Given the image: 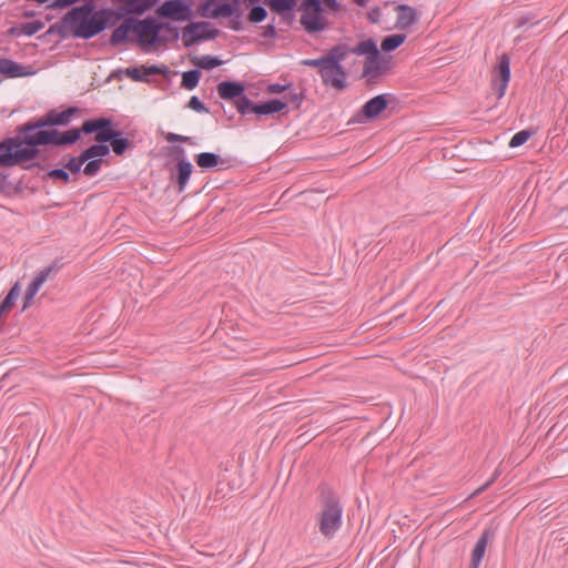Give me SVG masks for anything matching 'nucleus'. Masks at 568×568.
<instances>
[{
    "label": "nucleus",
    "instance_id": "6ab92c4d",
    "mask_svg": "<svg viewBox=\"0 0 568 568\" xmlns=\"http://www.w3.org/2000/svg\"><path fill=\"white\" fill-rule=\"evenodd\" d=\"M0 74L7 79L24 78L34 74L31 65H23L9 58H0Z\"/></svg>",
    "mask_w": 568,
    "mask_h": 568
},
{
    "label": "nucleus",
    "instance_id": "5701e85b",
    "mask_svg": "<svg viewBox=\"0 0 568 568\" xmlns=\"http://www.w3.org/2000/svg\"><path fill=\"white\" fill-rule=\"evenodd\" d=\"M381 60H383V54L381 52L366 58L363 67V77L367 78V84L374 83L373 80L383 74L379 62Z\"/></svg>",
    "mask_w": 568,
    "mask_h": 568
},
{
    "label": "nucleus",
    "instance_id": "20e7f679",
    "mask_svg": "<svg viewBox=\"0 0 568 568\" xmlns=\"http://www.w3.org/2000/svg\"><path fill=\"white\" fill-rule=\"evenodd\" d=\"M68 9L65 22L72 38L90 40L102 33L97 4H74Z\"/></svg>",
    "mask_w": 568,
    "mask_h": 568
},
{
    "label": "nucleus",
    "instance_id": "f257e3e1",
    "mask_svg": "<svg viewBox=\"0 0 568 568\" xmlns=\"http://www.w3.org/2000/svg\"><path fill=\"white\" fill-rule=\"evenodd\" d=\"M82 109L77 105H68L63 110L50 109L41 116H36L19 124L14 132L27 151L32 162H44L49 159L48 153L41 148H68L71 144L63 142L61 135L74 130L73 126L60 131L59 126H68L74 116H79Z\"/></svg>",
    "mask_w": 568,
    "mask_h": 568
},
{
    "label": "nucleus",
    "instance_id": "dca6fc26",
    "mask_svg": "<svg viewBox=\"0 0 568 568\" xmlns=\"http://www.w3.org/2000/svg\"><path fill=\"white\" fill-rule=\"evenodd\" d=\"M287 112V101H283L282 99L275 98L261 102H254L253 100H251V103L248 104V109L246 111V115L253 113L257 116H262L286 114Z\"/></svg>",
    "mask_w": 568,
    "mask_h": 568
},
{
    "label": "nucleus",
    "instance_id": "9d476101",
    "mask_svg": "<svg viewBox=\"0 0 568 568\" xmlns=\"http://www.w3.org/2000/svg\"><path fill=\"white\" fill-rule=\"evenodd\" d=\"M348 53H352L351 48L346 44L339 43L332 47L327 53L324 54L328 65V71L333 77L331 80V87L338 91H344L347 88V72L341 62L346 59Z\"/></svg>",
    "mask_w": 568,
    "mask_h": 568
},
{
    "label": "nucleus",
    "instance_id": "412c9836",
    "mask_svg": "<svg viewBox=\"0 0 568 568\" xmlns=\"http://www.w3.org/2000/svg\"><path fill=\"white\" fill-rule=\"evenodd\" d=\"M300 23L310 34L324 31L328 24L327 19L323 16V12L302 13Z\"/></svg>",
    "mask_w": 568,
    "mask_h": 568
},
{
    "label": "nucleus",
    "instance_id": "423d86ee",
    "mask_svg": "<svg viewBox=\"0 0 568 568\" xmlns=\"http://www.w3.org/2000/svg\"><path fill=\"white\" fill-rule=\"evenodd\" d=\"M197 13L203 18L229 19V28L233 31L244 29L240 0H204L199 3Z\"/></svg>",
    "mask_w": 568,
    "mask_h": 568
},
{
    "label": "nucleus",
    "instance_id": "8fccbe9b",
    "mask_svg": "<svg viewBox=\"0 0 568 568\" xmlns=\"http://www.w3.org/2000/svg\"><path fill=\"white\" fill-rule=\"evenodd\" d=\"M381 16H382V12H381V9L379 7L375 6L374 8H372L367 14H366V18L367 20L371 22V23H378L379 20H381Z\"/></svg>",
    "mask_w": 568,
    "mask_h": 568
},
{
    "label": "nucleus",
    "instance_id": "1a4fd4ad",
    "mask_svg": "<svg viewBox=\"0 0 568 568\" xmlns=\"http://www.w3.org/2000/svg\"><path fill=\"white\" fill-rule=\"evenodd\" d=\"M163 20L151 14L146 16V51L179 40V29Z\"/></svg>",
    "mask_w": 568,
    "mask_h": 568
},
{
    "label": "nucleus",
    "instance_id": "bb28decb",
    "mask_svg": "<svg viewBox=\"0 0 568 568\" xmlns=\"http://www.w3.org/2000/svg\"><path fill=\"white\" fill-rule=\"evenodd\" d=\"M495 537V530L493 528H486L479 536L478 540L476 541L471 556L484 559L487 546L491 539Z\"/></svg>",
    "mask_w": 568,
    "mask_h": 568
},
{
    "label": "nucleus",
    "instance_id": "7c9ffc66",
    "mask_svg": "<svg viewBox=\"0 0 568 568\" xmlns=\"http://www.w3.org/2000/svg\"><path fill=\"white\" fill-rule=\"evenodd\" d=\"M191 62L200 70H213L215 68H219L223 64V61L217 55H203L201 58L194 57L192 58Z\"/></svg>",
    "mask_w": 568,
    "mask_h": 568
},
{
    "label": "nucleus",
    "instance_id": "0eeeda50",
    "mask_svg": "<svg viewBox=\"0 0 568 568\" xmlns=\"http://www.w3.org/2000/svg\"><path fill=\"white\" fill-rule=\"evenodd\" d=\"M146 17L132 16L116 26L110 38L109 44L116 48L129 42L138 43L143 51H146Z\"/></svg>",
    "mask_w": 568,
    "mask_h": 568
},
{
    "label": "nucleus",
    "instance_id": "bf43d9fd",
    "mask_svg": "<svg viewBox=\"0 0 568 568\" xmlns=\"http://www.w3.org/2000/svg\"><path fill=\"white\" fill-rule=\"evenodd\" d=\"M241 3L243 2L246 10L253 8L254 6H261L263 3V0H240Z\"/></svg>",
    "mask_w": 568,
    "mask_h": 568
},
{
    "label": "nucleus",
    "instance_id": "69168bd1",
    "mask_svg": "<svg viewBox=\"0 0 568 568\" xmlns=\"http://www.w3.org/2000/svg\"><path fill=\"white\" fill-rule=\"evenodd\" d=\"M13 189L17 190V194L22 192L21 182L13 184Z\"/></svg>",
    "mask_w": 568,
    "mask_h": 568
},
{
    "label": "nucleus",
    "instance_id": "4c0bfd02",
    "mask_svg": "<svg viewBox=\"0 0 568 568\" xmlns=\"http://www.w3.org/2000/svg\"><path fill=\"white\" fill-rule=\"evenodd\" d=\"M246 20L252 24L263 22L267 18V10L264 6H254L247 10Z\"/></svg>",
    "mask_w": 568,
    "mask_h": 568
},
{
    "label": "nucleus",
    "instance_id": "e433bc0d",
    "mask_svg": "<svg viewBox=\"0 0 568 568\" xmlns=\"http://www.w3.org/2000/svg\"><path fill=\"white\" fill-rule=\"evenodd\" d=\"M43 180H53L59 181L62 184H69L71 182L70 173L62 166V168H55L50 171H48L43 175Z\"/></svg>",
    "mask_w": 568,
    "mask_h": 568
},
{
    "label": "nucleus",
    "instance_id": "aec40b11",
    "mask_svg": "<svg viewBox=\"0 0 568 568\" xmlns=\"http://www.w3.org/2000/svg\"><path fill=\"white\" fill-rule=\"evenodd\" d=\"M195 163L203 170L217 168V170H226L232 166L231 159L221 158L213 152H202L194 156Z\"/></svg>",
    "mask_w": 568,
    "mask_h": 568
},
{
    "label": "nucleus",
    "instance_id": "f3484780",
    "mask_svg": "<svg viewBox=\"0 0 568 568\" xmlns=\"http://www.w3.org/2000/svg\"><path fill=\"white\" fill-rule=\"evenodd\" d=\"M170 69L165 64H151V65H136L129 67L123 70V73L135 82H150L152 75H168Z\"/></svg>",
    "mask_w": 568,
    "mask_h": 568
},
{
    "label": "nucleus",
    "instance_id": "b1692460",
    "mask_svg": "<svg viewBox=\"0 0 568 568\" xmlns=\"http://www.w3.org/2000/svg\"><path fill=\"white\" fill-rule=\"evenodd\" d=\"M52 36H59L62 40L71 37L70 30L68 29V23L65 22V14H63L59 21L51 24L49 29L39 38L47 42H50Z\"/></svg>",
    "mask_w": 568,
    "mask_h": 568
},
{
    "label": "nucleus",
    "instance_id": "a19ab883",
    "mask_svg": "<svg viewBox=\"0 0 568 568\" xmlns=\"http://www.w3.org/2000/svg\"><path fill=\"white\" fill-rule=\"evenodd\" d=\"M42 285L43 283L34 276L24 293V307H27L29 303L34 298Z\"/></svg>",
    "mask_w": 568,
    "mask_h": 568
},
{
    "label": "nucleus",
    "instance_id": "cd10ccee",
    "mask_svg": "<svg viewBox=\"0 0 568 568\" xmlns=\"http://www.w3.org/2000/svg\"><path fill=\"white\" fill-rule=\"evenodd\" d=\"M407 39L405 33H393L384 37L381 42V52L390 53L398 49Z\"/></svg>",
    "mask_w": 568,
    "mask_h": 568
},
{
    "label": "nucleus",
    "instance_id": "a878e982",
    "mask_svg": "<svg viewBox=\"0 0 568 568\" xmlns=\"http://www.w3.org/2000/svg\"><path fill=\"white\" fill-rule=\"evenodd\" d=\"M301 63L306 67L317 68L323 83L325 85H331V80L333 77L328 71V65L326 63L324 55L316 59H305Z\"/></svg>",
    "mask_w": 568,
    "mask_h": 568
},
{
    "label": "nucleus",
    "instance_id": "2eb2a0df",
    "mask_svg": "<svg viewBox=\"0 0 568 568\" xmlns=\"http://www.w3.org/2000/svg\"><path fill=\"white\" fill-rule=\"evenodd\" d=\"M509 81L510 57L507 53H503L498 58L497 64L494 67L491 78V88L495 91L497 99H501L505 95Z\"/></svg>",
    "mask_w": 568,
    "mask_h": 568
},
{
    "label": "nucleus",
    "instance_id": "e2e57ef3",
    "mask_svg": "<svg viewBox=\"0 0 568 568\" xmlns=\"http://www.w3.org/2000/svg\"><path fill=\"white\" fill-rule=\"evenodd\" d=\"M36 16V11L34 10H26L23 13H22V17L23 18H33Z\"/></svg>",
    "mask_w": 568,
    "mask_h": 568
},
{
    "label": "nucleus",
    "instance_id": "c03bdc74",
    "mask_svg": "<svg viewBox=\"0 0 568 568\" xmlns=\"http://www.w3.org/2000/svg\"><path fill=\"white\" fill-rule=\"evenodd\" d=\"M186 106L190 108L191 110L200 112V113H209L210 112V110L205 105V103L203 101H201L199 99V97H196V95H193L190 98Z\"/></svg>",
    "mask_w": 568,
    "mask_h": 568
},
{
    "label": "nucleus",
    "instance_id": "6e6d98bb",
    "mask_svg": "<svg viewBox=\"0 0 568 568\" xmlns=\"http://www.w3.org/2000/svg\"><path fill=\"white\" fill-rule=\"evenodd\" d=\"M322 6L325 4L333 12H337L341 10V4L337 0H321Z\"/></svg>",
    "mask_w": 568,
    "mask_h": 568
},
{
    "label": "nucleus",
    "instance_id": "a211bd4d",
    "mask_svg": "<svg viewBox=\"0 0 568 568\" xmlns=\"http://www.w3.org/2000/svg\"><path fill=\"white\" fill-rule=\"evenodd\" d=\"M166 168L170 172V183L176 186L179 193H182L185 190L193 172L192 163L190 161H180L172 166L166 164Z\"/></svg>",
    "mask_w": 568,
    "mask_h": 568
},
{
    "label": "nucleus",
    "instance_id": "052dcab7",
    "mask_svg": "<svg viewBox=\"0 0 568 568\" xmlns=\"http://www.w3.org/2000/svg\"><path fill=\"white\" fill-rule=\"evenodd\" d=\"M481 561H483V559L470 555V562L468 565V568H479Z\"/></svg>",
    "mask_w": 568,
    "mask_h": 568
},
{
    "label": "nucleus",
    "instance_id": "0e129e2a",
    "mask_svg": "<svg viewBox=\"0 0 568 568\" xmlns=\"http://www.w3.org/2000/svg\"><path fill=\"white\" fill-rule=\"evenodd\" d=\"M358 7H366L367 0H353Z\"/></svg>",
    "mask_w": 568,
    "mask_h": 568
},
{
    "label": "nucleus",
    "instance_id": "2f4dec72",
    "mask_svg": "<svg viewBox=\"0 0 568 568\" xmlns=\"http://www.w3.org/2000/svg\"><path fill=\"white\" fill-rule=\"evenodd\" d=\"M195 23H199L196 29L199 30L200 42L211 41L219 37L220 30L216 29L211 22L195 21Z\"/></svg>",
    "mask_w": 568,
    "mask_h": 568
},
{
    "label": "nucleus",
    "instance_id": "c85d7f7f",
    "mask_svg": "<svg viewBox=\"0 0 568 568\" xmlns=\"http://www.w3.org/2000/svg\"><path fill=\"white\" fill-rule=\"evenodd\" d=\"M351 51L356 55H366V58L381 52L373 38L359 41L355 47L351 48Z\"/></svg>",
    "mask_w": 568,
    "mask_h": 568
},
{
    "label": "nucleus",
    "instance_id": "de8ad7c7",
    "mask_svg": "<svg viewBox=\"0 0 568 568\" xmlns=\"http://www.w3.org/2000/svg\"><path fill=\"white\" fill-rule=\"evenodd\" d=\"M169 150V155L173 158L175 163H179L180 161H187L185 158V150L183 146L173 145Z\"/></svg>",
    "mask_w": 568,
    "mask_h": 568
},
{
    "label": "nucleus",
    "instance_id": "473e14b6",
    "mask_svg": "<svg viewBox=\"0 0 568 568\" xmlns=\"http://www.w3.org/2000/svg\"><path fill=\"white\" fill-rule=\"evenodd\" d=\"M64 263L62 258H54L51 264L45 266L43 270L37 273L36 277L39 278L43 284L47 280L52 278L63 267Z\"/></svg>",
    "mask_w": 568,
    "mask_h": 568
},
{
    "label": "nucleus",
    "instance_id": "a18cd8bd",
    "mask_svg": "<svg viewBox=\"0 0 568 568\" xmlns=\"http://www.w3.org/2000/svg\"><path fill=\"white\" fill-rule=\"evenodd\" d=\"M165 141L169 143H190L194 144L191 136L180 135L176 133L169 132L164 135Z\"/></svg>",
    "mask_w": 568,
    "mask_h": 568
},
{
    "label": "nucleus",
    "instance_id": "13d9d810",
    "mask_svg": "<svg viewBox=\"0 0 568 568\" xmlns=\"http://www.w3.org/2000/svg\"><path fill=\"white\" fill-rule=\"evenodd\" d=\"M6 34L8 37H20L21 34H23L22 23L20 26H13V27L9 28L6 32Z\"/></svg>",
    "mask_w": 568,
    "mask_h": 568
},
{
    "label": "nucleus",
    "instance_id": "7ed1b4c3",
    "mask_svg": "<svg viewBox=\"0 0 568 568\" xmlns=\"http://www.w3.org/2000/svg\"><path fill=\"white\" fill-rule=\"evenodd\" d=\"M103 123V115L85 119L79 126V130H74L69 133H63L61 140L69 144L74 145L78 143L83 135L94 134L92 140L93 144L82 150L87 160L89 159H103L111 152V146L108 140V134Z\"/></svg>",
    "mask_w": 568,
    "mask_h": 568
},
{
    "label": "nucleus",
    "instance_id": "3c124183",
    "mask_svg": "<svg viewBox=\"0 0 568 568\" xmlns=\"http://www.w3.org/2000/svg\"><path fill=\"white\" fill-rule=\"evenodd\" d=\"M277 30L273 23H270L263 28L262 37L265 39H275Z\"/></svg>",
    "mask_w": 568,
    "mask_h": 568
},
{
    "label": "nucleus",
    "instance_id": "09e8293b",
    "mask_svg": "<svg viewBox=\"0 0 568 568\" xmlns=\"http://www.w3.org/2000/svg\"><path fill=\"white\" fill-rule=\"evenodd\" d=\"M295 10L296 9H287L277 16L281 18V22L285 23L287 27H292L295 21Z\"/></svg>",
    "mask_w": 568,
    "mask_h": 568
},
{
    "label": "nucleus",
    "instance_id": "864d4df0",
    "mask_svg": "<svg viewBox=\"0 0 568 568\" xmlns=\"http://www.w3.org/2000/svg\"><path fill=\"white\" fill-rule=\"evenodd\" d=\"M497 477V474H495L486 484H484L483 486H480L479 488H477L470 496L469 498H473V497H476L478 496L479 494H481L483 491H485L496 479Z\"/></svg>",
    "mask_w": 568,
    "mask_h": 568
},
{
    "label": "nucleus",
    "instance_id": "72a5a7b5",
    "mask_svg": "<svg viewBox=\"0 0 568 568\" xmlns=\"http://www.w3.org/2000/svg\"><path fill=\"white\" fill-rule=\"evenodd\" d=\"M298 0H263V4L270 10L278 14L287 9H296Z\"/></svg>",
    "mask_w": 568,
    "mask_h": 568
},
{
    "label": "nucleus",
    "instance_id": "37998d69",
    "mask_svg": "<svg viewBox=\"0 0 568 568\" xmlns=\"http://www.w3.org/2000/svg\"><path fill=\"white\" fill-rule=\"evenodd\" d=\"M44 28L42 20H33L30 22L22 23L23 34L32 37Z\"/></svg>",
    "mask_w": 568,
    "mask_h": 568
},
{
    "label": "nucleus",
    "instance_id": "6e6552de",
    "mask_svg": "<svg viewBox=\"0 0 568 568\" xmlns=\"http://www.w3.org/2000/svg\"><path fill=\"white\" fill-rule=\"evenodd\" d=\"M13 166H20L24 170L44 169L41 162L31 161L17 134L6 136L0 141V168Z\"/></svg>",
    "mask_w": 568,
    "mask_h": 568
},
{
    "label": "nucleus",
    "instance_id": "603ef678",
    "mask_svg": "<svg viewBox=\"0 0 568 568\" xmlns=\"http://www.w3.org/2000/svg\"><path fill=\"white\" fill-rule=\"evenodd\" d=\"M536 18L535 14H524L516 19L515 27L516 28H523L528 23H531V21Z\"/></svg>",
    "mask_w": 568,
    "mask_h": 568
},
{
    "label": "nucleus",
    "instance_id": "4d7b16f0",
    "mask_svg": "<svg viewBox=\"0 0 568 568\" xmlns=\"http://www.w3.org/2000/svg\"><path fill=\"white\" fill-rule=\"evenodd\" d=\"M381 62V68L383 74L386 73L392 68V57L390 55H383V60Z\"/></svg>",
    "mask_w": 568,
    "mask_h": 568
},
{
    "label": "nucleus",
    "instance_id": "58836bf2",
    "mask_svg": "<svg viewBox=\"0 0 568 568\" xmlns=\"http://www.w3.org/2000/svg\"><path fill=\"white\" fill-rule=\"evenodd\" d=\"M535 133V129H525L515 133L509 141V146L515 149L524 145Z\"/></svg>",
    "mask_w": 568,
    "mask_h": 568
},
{
    "label": "nucleus",
    "instance_id": "4468645a",
    "mask_svg": "<svg viewBox=\"0 0 568 568\" xmlns=\"http://www.w3.org/2000/svg\"><path fill=\"white\" fill-rule=\"evenodd\" d=\"M155 18L175 22L190 21L193 18L191 0H165L155 9Z\"/></svg>",
    "mask_w": 568,
    "mask_h": 568
},
{
    "label": "nucleus",
    "instance_id": "393cba45",
    "mask_svg": "<svg viewBox=\"0 0 568 568\" xmlns=\"http://www.w3.org/2000/svg\"><path fill=\"white\" fill-rule=\"evenodd\" d=\"M87 158L81 151L79 155L73 156L71 154H65L62 158L60 164L72 175H79L81 172L83 173L82 165L87 162Z\"/></svg>",
    "mask_w": 568,
    "mask_h": 568
},
{
    "label": "nucleus",
    "instance_id": "39448f33",
    "mask_svg": "<svg viewBox=\"0 0 568 568\" xmlns=\"http://www.w3.org/2000/svg\"><path fill=\"white\" fill-rule=\"evenodd\" d=\"M111 2L118 7H98L101 32L115 28L119 22H123L132 16L142 17L152 10L159 0H111Z\"/></svg>",
    "mask_w": 568,
    "mask_h": 568
},
{
    "label": "nucleus",
    "instance_id": "5fc2aeb1",
    "mask_svg": "<svg viewBox=\"0 0 568 568\" xmlns=\"http://www.w3.org/2000/svg\"><path fill=\"white\" fill-rule=\"evenodd\" d=\"M3 185H4V191H0L1 194L6 195V196L17 195V190L13 189L12 182L7 180Z\"/></svg>",
    "mask_w": 568,
    "mask_h": 568
},
{
    "label": "nucleus",
    "instance_id": "c9c22d12",
    "mask_svg": "<svg viewBox=\"0 0 568 568\" xmlns=\"http://www.w3.org/2000/svg\"><path fill=\"white\" fill-rule=\"evenodd\" d=\"M201 71L195 68L182 73L181 87L186 90H193L197 87L201 79Z\"/></svg>",
    "mask_w": 568,
    "mask_h": 568
},
{
    "label": "nucleus",
    "instance_id": "c756f323",
    "mask_svg": "<svg viewBox=\"0 0 568 568\" xmlns=\"http://www.w3.org/2000/svg\"><path fill=\"white\" fill-rule=\"evenodd\" d=\"M197 26L199 23H195V21H190V23L183 28L182 41L185 48H190L200 43L199 30L196 29Z\"/></svg>",
    "mask_w": 568,
    "mask_h": 568
},
{
    "label": "nucleus",
    "instance_id": "f704fd0d",
    "mask_svg": "<svg viewBox=\"0 0 568 568\" xmlns=\"http://www.w3.org/2000/svg\"><path fill=\"white\" fill-rule=\"evenodd\" d=\"M306 89L304 87L300 88V91L295 89H290L284 94L283 101H287V105L292 104L293 110H298L302 105L303 100L305 99Z\"/></svg>",
    "mask_w": 568,
    "mask_h": 568
},
{
    "label": "nucleus",
    "instance_id": "ea45409f",
    "mask_svg": "<svg viewBox=\"0 0 568 568\" xmlns=\"http://www.w3.org/2000/svg\"><path fill=\"white\" fill-rule=\"evenodd\" d=\"M104 163L103 159H89L83 168V174L88 178L95 176Z\"/></svg>",
    "mask_w": 568,
    "mask_h": 568
},
{
    "label": "nucleus",
    "instance_id": "79ce46f5",
    "mask_svg": "<svg viewBox=\"0 0 568 568\" xmlns=\"http://www.w3.org/2000/svg\"><path fill=\"white\" fill-rule=\"evenodd\" d=\"M298 10L303 13H317L324 11L321 0H302Z\"/></svg>",
    "mask_w": 568,
    "mask_h": 568
},
{
    "label": "nucleus",
    "instance_id": "49530a36",
    "mask_svg": "<svg viewBox=\"0 0 568 568\" xmlns=\"http://www.w3.org/2000/svg\"><path fill=\"white\" fill-rule=\"evenodd\" d=\"M293 87V83H271L266 88V92L268 94H282L285 93L287 90H290Z\"/></svg>",
    "mask_w": 568,
    "mask_h": 568
},
{
    "label": "nucleus",
    "instance_id": "ddd939ff",
    "mask_svg": "<svg viewBox=\"0 0 568 568\" xmlns=\"http://www.w3.org/2000/svg\"><path fill=\"white\" fill-rule=\"evenodd\" d=\"M103 123L106 126L105 130L111 150L116 156H123L128 151L135 148V142L132 139L133 134L128 133L124 135V132L118 128L112 116H103Z\"/></svg>",
    "mask_w": 568,
    "mask_h": 568
},
{
    "label": "nucleus",
    "instance_id": "680f3d73",
    "mask_svg": "<svg viewBox=\"0 0 568 568\" xmlns=\"http://www.w3.org/2000/svg\"><path fill=\"white\" fill-rule=\"evenodd\" d=\"M9 174L6 172H0V191H4V182L7 181Z\"/></svg>",
    "mask_w": 568,
    "mask_h": 568
},
{
    "label": "nucleus",
    "instance_id": "9b49d317",
    "mask_svg": "<svg viewBox=\"0 0 568 568\" xmlns=\"http://www.w3.org/2000/svg\"><path fill=\"white\" fill-rule=\"evenodd\" d=\"M216 91L222 100L232 101L241 115H246L251 99L245 94L246 87L244 82L224 80L217 83Z\"/></svg>",
    "mask_w": 568,
    "mask_h": 568
},
{
    "label": "nucleus",
    "instance_id": "4be33fe9",
    "mask_svg": "<svg viewBox=\"0 0 568 568\" xmlns=\"http://www.w3.org/2000/svg\"><path fill=\"white\" fill-rule=\"evenodd\" d=\"M397 19L395 27L399 30H407L418 21V12L408 4H397L395 7Z\"/></svg>",
    "mask_w": 568,
    "mask_h": 568
},
{
    "label": "nucleus",
    "instance_id": "f8f14e48",
    "mask_svg": "<svg viewBox=\"0 0 568 568\" xmlns=\"http://www.w3.org/2000/svg\"><path fill=\"white\" fill-rule=\"evenodd\" d=\"M397 101L396 97L392 93H382L373 97L366 101L363 106L356 112L353 122L369 123L382 115L389 104Z\"/></svg>",
    "mask_w": 568,
    "mask_h": 568
},
{
    "label": "nucleus",
    "instance_id": "f03ea898",
    "mask_svg": "<svg viewBox=\"0 0 568 568\" xmlns=\"http://www.w3.org/2000/svg\"><path fill=\"white\" fill-rule=\"evenodd\" d=\"M317 500L321 510L316 514V526L321 535L326 539H333L341 529L343 520V505L339 495L327 483L317 486Z\"/></svg>",
    "mask_w": 568,
    "mask_h": 568
}]
</instances>
